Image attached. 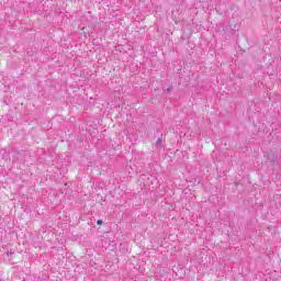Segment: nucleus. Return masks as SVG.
<instances>
[{
	"label": "nucleus",
	"instance_id": "f257e3e1",
	"mask_svg": "<svg viewBox=\"0 0 281 281\" xmlns=\"http://www.w3.org/2000/svg\"><path fill=\"white\" fill-rule=\"evenodd\" d=\"M268 160L270 161V164H272V166H280L281 149H271L270 153L268 154Z\"/></svg>",
	"mask_w": 281,
	"mask_h": 281
},
{
	"label": "nucleus",
	"instance_id": "7ed1b4c3",
	"mask_svg": "<svg viewBox=\"0 0 281 281\" xmlns=\"http://www.w3.org/2000/svg\"><path fill=\"white\" fill-rule=\"evenodd\" d=\"M103 224H104V221H102V220L97 221V225H103Z\"/></svg>",
	"mask_w": 281,
	"mask_h": 281
},
{
	"label": "nucleus",
	"instance_id": "f03ea898",
	"mask_svg": "<svg viewBox=\"0 0 281 281\" xmlns=\"http://www.w3.org/2000/svg\"><path fill=\"white\" fill-rule=\"evenodd\" d=\"M161 142H164L161 137H159V138L156 140V146H157V148L161 147Z\"/></svg>",
	"mask_w": 281,
	"mask_h": 281
},
{
	"label": "nucleus",
	"instance_id": "20e7f679",
	"mask_svg": "<svg viewBox=\"0 0 281 281\" xmlns=\"http://www.w3.org/2000/svg\"><path fill=\"white\" fill-rule=\"evenodd\" d=\"M172 91V87L167 88V93H170Z\"/></svg>",
	"mask_w": 281,
	"mask_h": 281
}]
</instances>
